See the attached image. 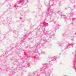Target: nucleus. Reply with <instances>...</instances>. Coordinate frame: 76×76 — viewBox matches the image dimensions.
Returning <instances> with one entry per match:
<instances>
[{
	"mask_svg": "<svg viewBox=\"0 0 76 76\" xmlns=\"http://www.w3.org/2000/svg\"><path fill=\"white\" fill-rule=\"evenodd\" d=\"M53 12V10H50L48 9L46 11V13L47 14V15H49V14H50V15H52V13L51 14L50 12Z\"/></svg>",
	"mask_w": 76,
	"mask_h": 76,
	"instance_id": "1",
	"label": "nucleus"
},
{
	"mask_svg": "<svg viewBox=\"0 0 76 76\" xmlns=\"http://www.w3.org/2000/svg\"><path fill=\"white\" fill-rule=\"evenodd\" d=\"M41 26H42V27H43L44 28H45V27H46V26H48V24L45 22H44L43 23V24H42Z\"/></svg>",
	"mask_w": 76,
	"mask_h": 76,
	"instance_id": "2",
	"label": "nucleus"
},
{
	"mask_svg": "<svg viewBox=\"0 0 76 76\" xmlns=\"http://www.w3.org/2000/svg\"><path fill=\"white\" fill-rule=\"evenodd\" d=\"M20 4H21V5H22V4H26V3H25V1L24 0H23L20 1Z\"/></svg>",
	"mask_w": 76,
	"mask_h": 76,
	"instance_id": "3",
	"label": "nucleus"
},
{
	"mask_svg": "<svg viewBox=\"0 0 76 76\" xmlns=\"http://www.w3.org/2000/svg\"><path fill=\"white\" fill-rule=\"evenodd\" d=\"M54 27L56 29H58V28H59V25H58H58H55L54 26Z\"/></svg>",
	"mask_w": 76,
	"mask_h": 76,
	"instance_id": "4",
	"label": "nucleus"
},
{
	"mask_svg": "<svg viewBox=\"0 0 76 76\" xmlns=\"http://www.w3.org/2000/svg\"><path fill=\"white\" fill-rule=\"evenodd\" d=\"M19 2L18 1L16 3L17 4H19Z\"/></svg>",
	"mask_w": 76,
	"mask_h": 76,
	"instance_id": "5",
	"label": "nucleus"
},
{
	"mask_svg": "<svg viewBox=\"0 0 76 76\" xmlns=\"http://www.w3.org/2000/svg\"><path fill=\"white\" fill-rule=\"evenodd\" d=\"M14 7H16V5H15L14 6Z\"/></svg>",
	"mask_w": 76,
	"mask_h": 76,
	"instance_id": "6",
	"label": "nucleus"
},
{
	"mask_svg": "<svg viewBox=\"0 0 76 76\" xmlns=\"http://www.w3.org/2000/svg\"><path fill=\"white\" fill-rule=\"evenodd\" d=\"M53 60H54V61H55V60H56V59H53Z\"/></svg>",
	"mask_w": 76,
	"mask_h": 76,
	"instance_id": "7",
	"label": "nucleus"
},
{
	"mask_svg": "<svg viewBox=\"0 0 76 76\" xmlns=\"http://www.w3.org/2000/svg\"><path fill=\"white\" fill-rule=\"evenodd\" d=\"M68 45V46H69V45H71V44H69V45Z\"/></svg>",
	"mask_w": 76,
	"mask_h": 76,
	"instance_id": "8",
	"label": "nucleus"
},
{
	"mask_svg": "<svg viewBox=\"0 0 76 76\" xmlns=\"http://www.w3.org/2000/svg\"><path fill=\"white\" fill-rule=\"evenodd\" d=\"M43 65H44L43 66H45V64H44Z\"/></svg>",
	"mask_w": 76,
	"mask_h": 76,
	"instance_id": "9",
	"label": "nucleus"
},
{
	"mask_svg": "<svg viewBox=\"0 0 76 76\" xmlns=\"http://www.w3.org/2000/svg\"><path fill=\"white\" fill-rule=\"evenodd\" d=\"M45 71V69L43 70V73H44V71Z\"/></svg>",
	"mask_w": 76,
	"mask_h": 76,
	"instance_id": "10",
	"label": "nucleus"
},
{
	"mask_svg": "<svg viewBox=\"0 0 76 76\" xmlns=\"http://www.w3.org/2000/svg\"><path fill=\"white\" fill-rule=\"evenodd\" d=\"M27 58H29V56H28L27 57Z\"/></svg>",
	"mask_w": 76,
	"mask_h": 76,
	"instance_id": "11",
	"label": "nucleus"
},
{
	"mask_svg": "<svg viewBox=\"0 0 76 76\" xmlns=\"http://www.w3.org/2000/svg\"><path fill=\"white\" fill-rule=\"evenodd\" d=\"M6 1H9V0H6Z\"/></svg>",
	"mask_w": 76,
	"mask_h": 76,
	"instance_id": "12",
	"label": "nucleus"
},
{
	"mask_svg": "<svg viewBox=\"0 0 76 76\" xmlns=\"http://www.w3.org/2000/svg\"><path fill=\"white\" fill-rule=\"evenodd\" d=\"M73 39H71V40H72Z\"/></svg>",
	"mask_w": 76,
	"mask_h": 76,
	"instance_id": "13",
	"label": "nucleus"
},
{
	"mask_svg": "<svg viewBox=\"0 0 76 76\" xmlns=\"http://www.w3.org/2000/svg\"><path fill=\"white\" fill-rule=\"evenodd\" d=\"M43 54H44V53H43Z\"/></svg>",
	"mask_w": 76,
	"mask_h": 76,
	"instance_id": "14",
	"label": "nucleus"
},
{
	"mask_svg": "<svg viewBox=\"0 0 76 76\" xmlns=\"http://www.w3.org/2000/svg\"><path fill=\"white\" fill-rule=\"evenodd\" d=\"M43 23V22H42V23Z\"/></svg>",
	"mask_w": 76,
	"mask_h": 76,
	"instance_id": "15",
	"label": "nucleus"
},
{
	"mask_svg": "<svg viewBox=\"0 0 76 76\" xmlns=\"http://www.w3.org/2000/svg\"><path fill=\"white\" fill-rule=\"evenodd\" d=\"M24 37H25V36H24Z\"/></svg>",
	"mask_w": 76,
	"mask_h": 76,
	"instance_id": "16",
	"label": "nucleus"
}]
</instances>
